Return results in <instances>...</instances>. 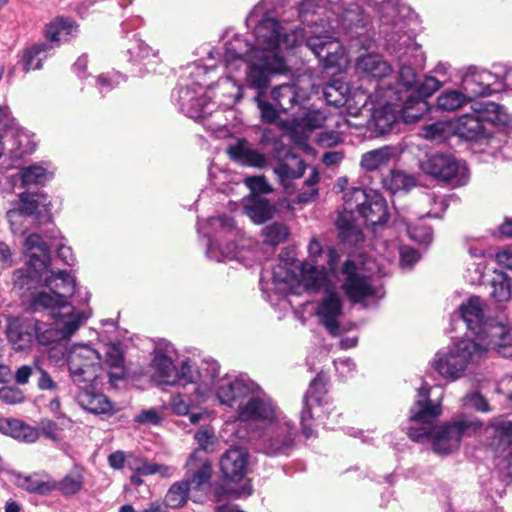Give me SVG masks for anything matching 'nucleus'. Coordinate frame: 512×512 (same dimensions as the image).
Returning a JSON list of instances; mask_svg holds the SVG:
<instances>
[{
    "instance_id": "1",
    "label": "nucleus",
    "mask_w": 512,
    "mask_h": 512,
    "mask_svg": "<svg viewBox=\"0 0 512 512\" xmlns=\"http://www.w3.org/2000/svg\"><path fill=\"white\" fill-rule=\"evenodd\" d=\"M286 0H263L254 7L248 16V23L255 24L256 52L254 60L246 66L245 85L256 90L254 101L260 111L261 119L273 123L278 111L263 99L271 77L288 72L284 51L299 46L304 40L306 46L319 59L324 68L341 66L346 62L345 50L335 32L324 29L315 23L310 27L309 35L301 29L288 32L282 22L285 19L277 11Z\"/></svg>"
},
{
    "instance_id": "2",
    "label": "nucleus",
    "mask_w": 512,
    "mask_h": 512,
    "mask_svg": "<svg viewBox=\"0 0 512 512\" xmlns=\"http://www.w3.org/2000/svg\"><path fill=\"white\" fill-rule=\"evenodd\" d=\"M253 43L241 36L226 41L222 48L209 53L207 63L196 64L191 72L194 82L178 90L180 109L188 117L204 120L218 104L232 108L243 98L246 66L254 60L256 34Z\"/></svg>"
},
{
    "instance_id": "3",
    "label": "nucleus",
    "mask_w": 512,
    "mask_h": 512,
    "mask_svg": "<svg viewBox=\"0 0 512 512\" xmlns=\"http://www.w3.org/2000/svg\"><path fill=\"white\" fill-rule=\"evenodd\" d=\"M430 387L423 384L418 389V399L410 409L409 421L413 425L407 435L413 441L431 440L432 449L437 454H449L457 450L461 439L478 432L483 423L475 417L462 416L456 421L434 426L442 413L441 399L434 403L429 399Z\"/></svg>"
},
{
    "instance_id": "4",
    "label": "nucleus",
    "mask_w": 512,
    "mask_h": 512,
    "mask_svg": "<svg viewBox=\"0 0 512 512\" xmlns=\"http://www.w3.org/2000/svg\"><path fill=\"white\" fill-rule=\"evenodd\" d=\"M273 283L281 293L301 294L304 291L323 294L317 302L315 316L319 323L332 336L340 334V318L343 314L344 301L330 277L325 271H320L310 263L301 267V280H297L285 267L277 265L272 272Z\"/></svg>"
},
{
    "instance_id": "5",
    "label": "nucleus",
    "mask_w": 512,
    "mask_h": 512,
    "mask_svg": "<svg viewBox=\"0 0 512 512\" xmlns=\"http://www.w3.org/2000/svg\"><path fill=\"white\" fill-rule=\"evenodd\" d=\"M485 357V348L473 339H461L438 350L430 361L431 368L443 379L454 382Z\"/></svg>"
},
{
    "instance_id": "6",
    "label": "nucleus",
    "mask_w": 512,
    "mask_h": 512,
    "mask_svg": "<svg viewBox=\"0 0 512 512\" xmlns=\"http://www.w3.org/2000/svg\"><path fill=\"white\" fill-rule=\"evenodd\" d=\"M32 136L22 129L7 106L0 107V159L3 167L11 169L24 156L35 150Z\"/></svg>"
},
{
    "instance_id": "7",
    "label": "nucleus",
    "mask_w": 512,
    "mask_h": 512,
    "mask_svg": "<svg viewBox=\"0 0 512 512\" xmlns=\"http://www.w3.org/2000/svg\"><path fill=\"white\" fill-rule=\"evenodd\" d=\"M296 433L294 423L281 412L262 431L257 432L253 439L260 452L276 456L286 454L293 448Z\"/></svg>"
},
{
    "instance_id": "8",
    "label": "nucleus",
    "mask_w": 512,
    "mask_h": 512,
    "mask_svg": "<svg viewBox=\"0 0 512 512\" xmlns=\"http://www.w3.org/2000/svg\"><path fill=\"white\" fill-rule=\"evenodd\" d=\"M67 362L71 379L78 387L96 383L102 371L99 352L87 344L72 346Z\"/></svg>"
},
{
    "instance_id": "9",
    "label": "nucleus",
    "mask_w": 512,
    "mask_h": 512,
    "mask_svg": "<svg viewBox=\"0 0 512 512\" xmlns=\"http://www.w3.org/2000/svg\"><path fill=\"white\" fill-rule=\"evenodd\" d=\"M421 169L424 173L453 187L463 186L469 180V171L465 163L450 154L436 153L427 156L421 162Z\"/></svg>"
},
{
    "instance_id": "10",
    "label": "nucleus",
    "mask_w": 512,
    "mask_h": 512,
    "mask_svg": "<svg viewBox=\"0 0 512 512\" xmlns=\"http://www.w3.org/2000/svg\"><path fill=\"white\" fill-rule=\"evenodd\" d=\"M400 93L392 88L384 89L382 85L377 86L374 100L377 107L372 113V122L378 134L388 133L393 124L399 119L403 120V105L400 107L398 104L402 101Z\"/></svg>"
},
{
    "instance_id": "11",
    "label": "nucleus",
    "mask_w": 512,
    "mask_h": 512,
    "mask_svg": "<svg viewBox=\"0 0 512 512\" xmlns=\"http://www.w3.org/2000/svg\"><path fill=\"white\" fill-rule=\"evenodd\" d=\"M87 312H74L63 314L54 318V326H47L39 320L33 319V331L37 341L42 345H50L61 340L69 339L89 318Z\"/></svg>"
},
{
    "instance_id": "12",
    "label": "nucleus",
    "mask_w": 512,
    "mask_h": 512,
    "mask_svg": "<svg viewBox=\"0 0 512 512\" xmlns=\"http://www.w3.org/2000/svg\"><path fill=\"white\" fill-rule=\"evenodd\" d=\"M371 194H368L362 188L348 189L343 196L344 212L338 217L336 225L339 234L344 241L351 244H357L362 240V232L358 225L353 222L354 212H360V208L364 207Z\"/></svg>"
},
{
    "instance_id": "13",
    "label": "nucleus",
    "mask_w": 512,
    "mask_h": 512,
    "mask_svg": "<svg viewBox=\"0 0 512 512\" xmlns=\"http://www.w3.org/2000/svg\"><path fill=\"white\" fill-rule=\"evenodd\" d=\"M259 390V385L249 377L241 375L237 377L225 376L215 382L212 391L220 405L234 409L236 412L246 398Z\"/></svg>"
},
{
    "instance_id": "14",
    "label": "nucleus",
    "mask_w": 512,
    "mask_h": 512,
    "mask_svg": "<svg viewBox=\"0 0 512 512\" xmlns=\"http://www.w3.org/2000/svg\"><path fill=\"white\" fill-rule=\"evenodd\" d=\"M207 224L216 232L215 239L210 240L207 248L208 257L218 262L232 259L242 261L241 252L237 251L234 244L228 243L223 248L222 244L218 243V241H222L226 236L233 238L240 236L241 232L236 227L234 220L228 216L212 217L207 220Z\"/></svg>"
},
{
    "instance_id": "15",
    "label": "nucleus",
    "mask_w": 512,
    "mask_h": 512,
    "mask_svg": "<svg viewBox=\"0 0 512 512\" xmlns=\"http://www.w3.org/2000/svg\"><path fill=\"white\" fill-rule=\"evenodd\" d=\"M499 109V105L491 102L487 103L482 109L474 110L472 113L464 114L452 120L454 135L466 140H476L484 134L485 123L501 121L497 114Z\"/></svg>"
},
{
    "instance_id": "16",
    "label": "nucleus",
    "mask_w": 512,
    "mask_h": 512,
    "mask_svg": "<svg viewBox=\"0 0 512 512\" xmlns=\"http://www.w3.org/2000/svg\"><path fill=\"white\" fill-rule=\"evenodd\" d=\"M282 411L259 386V390L251 393L236 412L237 419L247 423H263L264 426L277 417Z\"/></svg>"
},
{
    "instance_id": "17",
    "label": "nucleus",
    "mask_w": 512,
    "mask_h": 512,
    "mask_svg": "<svg viewBox=\"0 0 512 512\" xmlns=\"http://www.w3.org/2000/svg\"><path fill=\"white\" fill-rule=\"evenodd\" d=\"M440 87L441 82L438 79L427 76L420 84L413 88L403 103V122L407 124L414 123L427 113L429 105L426 98L430 97Z\"/></svg>"
},
{
    "instance_id": "18",
    "label": "nucleus",
    "mask_w": 512,
    "mask_h": 512,
    "mask_svg": "<svg viewBox=\"0 0 512 512\" xmlns=\"http://www.w3.org/2000/svg\"><path fill=\"white\" fill-rule=\"evenodd\" d=\"M344 280L342 288L352 302H361L365 298L377 295L378 288L371 282V278L362 274L353 261H346L342 267Z\"/></svg>"
},
{
    "instance_id": "19",
    "label": "nucleus",
    "mask_w": 512,
    "mask_h": 512,
    "mask_svg": "<svg viewBox=\"0 0 512 512\" xmlns=\"http://www.w3.org/2000/svg\"><path fill=\"white\" fill-rule=\"evenodd\" d=\"M58 296L49 290H43L35 293L31 301V307L34 311L41 309L51 310L53 317H61L63 314H74V312H84L74 308L68 298L72 296L71 284L66 282L61 287Z\"/></svg>"
},
{
    "instance_id": "20",
    "label": "nucleus",
    "mask_w": 512,
    "mask_h": 512,
    "mask_svg": "<svg viewBox=\"0 0 512 512\" xmlns=\"http://www.w3.org/2000/svg\"><path fill=\"white\" fill-rule=\"evenodd\" d=\"M24 252L27 256L28 278L42 277L50 263V249L40 235L31 234L25 239Z\"/></svg>"
},
{
    "instance_id": "21",
    "label": "nucleus",
    "mask_w": 512,
    "mask_h": 512,
    "mask_svg": "<svg viewBox=\"0 0 512 512\" xmlns=\"http://www.w3.org/2000/svg\"><path fill=\"white\" fill-rule=\"evenodd\" d=\"M308 255L309 259L303 261L298 266V274H295L291 272L288 268H286L292 275L296 277L298 281L301 280V267L304 263L307 262L317 267L318 270L325 271L327 274L330 275V277L335 276V267L338 262L339 255L334 248L329 247L326 251H324L318 239L316 237H313L308 245ZM283 265L287 267L286 263H284Z\"/></svg>"
},
{
    "instance_id": "22",
    "label": "nucleus",
    "mask_w": 512,
    "mask_h": 512,
    "mask_svg": "<svg viewBox=\"0 0 512 512\" xmlns=\"http://www.w3.org/2000/svg\"><path fill=\"white\" fill-rule=\"evenodd\" d=\"M152 378L162 386H174L177 384V367L174 365L168 351L157 348L152 360Z\"/></svg>"
},
{
    "instance_id": "23",
    "label": "nucleus",
    "mask_w": 512,
    "mask_h": 512,
    "mask_svg": "<svg viewBox=\"0 0 512 512\" xmlns=\"http://www.w3.org/2000/svg\"><path fill=\"white\" fill-rule=\"evenodd\" d=\"M228 154L231 159L242 165L265 168L269 164V157L254 149L246 140L239 139L228 147Z\"/></svg>"
},
{
    "instance_id": "24",
    "label": "nucleus",
    "mask_w": 512,
    "mask_h": 512,
    "mask_svg": "<svg viewBox=\"0 0 512 512\" xmlns=\"http://www.w3.org/2000/svg\"><path fill=\"white\" fill-rule=\"evenodd\" d=\"M481 330L482 333H475L478 339L476 342L485 348V354L490 349L499 350L506 346L503 342L509 330L504 324L493 319H487Z\"/></svg>"
},
{
    "instance_id": "25",
    "label": "nucleus",
    "mask_w": 512,
    "mask_h": 512,
    "mask_svg": "<svg viewBox=\"0 0 512 512\" xmlns=\"http://www.w3.org/2000/svg\"><path fill=\"white\" fill-rule=\"evenodd\" d=\"M220 366L215 360H204L197 373L200 374L198 379V386L195 389L196 401L199 403L205 402L212 391L215 389V382L219 377Z\"/></svg>"
},
{
    "instance_id": "26",
    "label": "nucleus",
    "mask_w": 512,
    "mask_h": 512,
    "mask_svg": "<svg viewBox=\"0 0 512 512\" xmlns=\"http://www.w3.org/2000/svg\"><path fill=\"white\" fill-rule=\"evenodd\" d=\"M276 207L268 199L250 194L243 199V213L255 224H263L272 219Z\"/></svg>"
},
{
    "instance_id": "27",
    "label": "nucleus",
    "mask_w": 512,
    "mask_h": 512,
    "mask_svg": "<svg viewBox=\"0 0 512 512\" xmlns=\"http://www.w3.org/2000/svg\"><path fill=\"white\" fill-rule=\"evenodd\" d=\"M33 319L25 321L18 317L8 319L7 338L13 348L23 351L30 347L33 339Z\"/></svg>"
},
{
    "instance_id": "28",
    "label": "nucleus",
    "mask_w": 512,
    "mask_h": 512,
    "mask_svg": "<svg viewBox=\"0 0 512 512\" xmlns=\"http://www.w3.org/2000/svg\"><path fill=\"white\" fill-rule=\"evenodd\" d=\"M247 463V452L241 448H232L222 456L220 468L227 479L236 481L246 473Z\"/></svg>"
},
{
    "instance_id": "29",
    "label": "nucleus",
    "mask_w": 512,
    "mask_h": 512,
    "mask_svg": "<svg viewBox=\"0 0 512 512\" xmlns=\"http://www.w3.org/2000/svg\"><path fill=\"white\" fill-rule=\"evenodd\" d=\"M9 474L16 486L30 493L46 495L56 490L57 487L56 481L52 480L47 475H22L14 471L9 472Z\"/></svg>"
},
{
    "instance_id": "30",
    "label": "nucleus",
    "mask_w": 512,
    "mask_h": 512,
    "mask_svg": "<svg viewBox=\"0 0 512 512\" xmlns=\"http://www.w3.org/2000/svg\"><path fill=\"white\" fill-rule=\"evenodd\" d=\"M95 384L89 383L87 386L79 387L78 403L83 409L94 414L109 413L112 410V404L104 394L94 390Z\"/></svg>"
},
{
    "instance_id": "31",
    "label": "nucleus",
    "mask_w": 512,
    "mask_h": 512,
    "mask_svg": "<svg viewBox=\"0 0 512 512\" xmlns=\"http://www.w3.org/2000/svg\"><path fill=\"white\" fill-rule=\"evenodd\" d=\"M20 201L21 206L18 210H10L7 213V217L13 229H15L14 225L17 220L24 215L34 216L36 219H40V207L43 208L47 218H49V205L45 203V198L43 196H35L25 193L20 196Z\"/></svg>"
},
{
    "instance_id": "32",
    "label": "nucleus",
    "mask_w": 512,
    "mask_h": 512,
    "mask_svg": "<svg viewBox=\"0 0 512 512\" xmlns=\"http://www.w3.org/2000/svg\"><path fill=\"white\" fill-rule=\"evenodd\" d=\"M484 303L477 297L472 296L459 308V316L465 322L467 329L475 333H482L481 327L484 324Z\"/></svg>"
},
{
    "instance_id": "33",
    "label": "nucleus",
    "mask_w": 512,
    "mask_h": 512,
    "mask_svg": "<svg viewBox=\"0 0 512 512\" xmlns=\"http://www.w3.org/2000/svg\"><path fill=\"white\" fill-rule=\"evenodd\" d=\"M325 392V385L322 379L318 376L316 377L310 384L309 389L307 390L304 396V408L301 413V424L302 430L305 437L309 438L313 435L312 429L306 424V421L312 418L311 409L314 407V404L319 405L321 400V395Z\"/></svg>"
},
{
    "instance_id": "34",
    "label": "nucleus",
    "mask_w": 512,
    "mask_h": 512,
    "mask_svg": "<svg viewBox=\"0 0 512 512\" xmlns=\"http://www.w3.org/2000/svg\"><path fill=\"white\" fill-rule=\"evenodd\" d=\"M359 215L368 225L376 230L387 219L386 201L380 195L372 193L367 204L360 208Z\"/></svg>"
},
{
    "instance_id": "35",
    "label": "nucleus",
    "mask_w": 512,
    "mask_h": 512,
    "mask_svg": "<svg viewBox=\"0 0 512 512\" xmlns=\"http://www.w3.org/2000/svg\"><path fill=\"white\" fill-rule=\"evenodd\" d=\"M356 71L367 78H384L391 72L390 65L378 54H367L358 59Z\"/></svg>"
},
{
    "instance_id": "36",
    "label": "nucleus",
    "mask_w": 512,
    "mask_h": 512,
    "mask_svg": "<svg viewBox=\"0 0 512 512\" xmlns=\"http://www.w3.org/2000/svg\"><path fill=\"white\" fill-rule=\"evenodd\" d=\"M492 77V74L487 71L466 75L463 78V90L464 94L467 95V99L490 94V80Z\"/></svg>"
},
{
    "instance_id": "37",
    "label": "nucleus",
    "mask_w": 512,
    "mask_h": 512,
    "mask_svg": "<svg viewBox=\"0 0 512 512\" xmlns=\"http://www.w3.org/2000/svg\"><path fill=\"white\" fill-rule=\"evenodd\" d=\"M396 156V149L392 146H384L364 153L360 166L365 171H375L385 167Z\"/></svg>"
},
{
    "instance_id": "38",
    "label": "nucleus",
    "mask_w": 512,
    "mask_h": 512,
    "mask_svg": "<svg viewBox=\"0 0 512 512\" xmlns=\"http://www.w3.org/2000/svg\"><path fill=\"white\" fill-rule=\"evenodd\" d=\"M339 28L346 33H350L351 37L361 34L365 26V18L363 9L358 4H353L349 8L344 9L339 20Z\"/></svg>"
},
{
    "instance_id": "39",
    "label": "nucleus",
    "mask_w": 512,
    "mask_h": 512,
    "mask_svg": "<svg viewBox=\"0 0 512 512\" xmlns=\"http://www.w3.org/2000/svg\"><path fill=\"white\" fill-rule=\"evenodd\" d=\"M303 161L294 154H287L283 161H281L275 168L274 173L277 175L279 181L286 187V182L292 179H297L304 174Z\"/></svg>"
},
{
    "instance_id": "40",
    "label": "nucleus",
    "mask_w": 512,
    "mask_h": 512,
    "mask_svg": "<svg viewBox=\"0 0 512 512\" xmlns=\"http://www.w3.org/2000/svg\"><path fill=\"white\" fill-rule=\"evenodd\" d=\"M271 96L283 111H291L296 106L302 107L303 97L295 85L283 84L275 87L271 92Z\"/></svg>"
},
{
    "instance_id": "41",
    "label": "nucleus",
    "mask_w": 512,
    "mask_h": 512,
    "mask_svg": "<svg viewBox=\"0 0 512 512\" xmlns=\"http://www.w3.org/2000/svg\"><path fill=\"white\" fill-rule=\"evenodd\" d=\"M78 32V25L75 21L66 18H56L47 24L45 29L46 37L51 42L68 41Z\"/></svg>"
},
{
    "instance_id": "42",
    "label": "nucleus",
    "mask_w": 512,
    "mask_h": 512,
    "mask_svg": "<svg viewBox=\"0 0 512 512\" xmlns=\"http://www.w3.org/2000/svg\"><path fill=\"white\" fill-rule=\"evenodd\" d=\"M487 430H491L493 445L496 449L504 450L512 445V421L502 417L494 418L490 421Z\"/></svg>"
},
{
    "instance_id": "43",
    "label": "nucleus",
    "mask_w": 512,
    "mask_h": 512,
    "mask_svg": "<svg viewBox=\"0 0 512 512\" xmlns=\"http://www.w3.org/2000/svg\"><path fill=\"white\" fill-rule=\"evenodd\" d=\"M454 135L452 120L438 121L422 127L420 136L428 141L441 143Z\"/></svg>"
},
{
    "instance_id": "44",
    "label": "nucleus",
    "mask_w": 512,
    "mask_h": 512,
    "mask_svg": "<svg viewBox=\"0 0 512 512\" xmlns=\"http://www.w3.org/2000/svg\"><path fill=\"white\" fill-rule=\"evenodd\" d=\"M105 355V363L109 368L111 381L122 379L125 376V366L120 348L116 345H109L106 348Z\"/></svg>"
},
{
    "instance_id": "45",
    "label": "nucleus",
    "mask_w": 512,
    "mask_h": 512,
    "mask_svg": "<svg viewBox=\"0 0 512 512\" xmlns=\"http://www.w3.org/2000/svg\"><path fill=\"white\" fill-rule=\"evenodd\" d=\"M350 92L349 86L341 80H333L323 89L325 100L334 106H344Z\"/></svg>"
},
{
    "instance_id": "46",
    "label": "nucleus",
    "mask_w": 512,
    "mask_h": 512,
    "mask_svg": "<svg viewBox=\"0 0 512 512\" xmlns=\"http://www.w3.org/2000/svg\"><path fill=\"white\" fill-rule=\"evenodd\" d=\"M45 47L46 46L44 44H39L23 51L20 60L18 61V65L24 73L41 68L42 61L44 59L42 54Z\"/></svg>"
},
{
    "instance_id": "47",
    "label": "nucleus",
    "mask_w": 512,
    "mask_h": 512,
    "mask_svg": "<svg viewBox=\"0 0 512 512\" xmlns=\"http://www.w3.org/2000/svg\"><path fill=\"white\" fill-rule=\"evenodd\" d=\"M370 100L375 102V95L368 93L362 88H358L350 92L344 106H346V111L349 115L358 117Z\"/></svg>"
},
{
    "instance_id": "48",
    "label": "nucleus",
    "mask_w": 512,
    "mask_h": 512,
    "mask_svg": "<svg viewBox=\"0 0 512 512\" xmlns=\"http://www.w3.org/2000/svg\"><path fill=\"white\" fill-rule=\"evenodd\" d=\"M190 491L188 481L175 482L165 496L166 506L177 509L183 507L188 499Z\"/></svg>"
},
{
    "instance_id": "49",
    "label": "nucleus",
    "mask_w": 512,
    "mask_h": 512,
    "mask_svg": "<svg viewBox=\"0 0 512 512\" xmlns=\"http://www.w3.org/2000/svg\"><path fill=\"white\" fill-rule=\"evenodd\" d=\"M21 180L24 186L44 185L52 178V173L40 165H31L21 170Z\"/></svg>"
},
{
    "instance_id": "50",
    "label": "nucleus",
    "mask_w": 512,
    "mask_h": 512,
    "mask_svg": "<svg viewBox=\"0 0 512 512\" xmlns=\"http://www.w3.org/2000/svg\"><path fill=\"white\" fill-rule=\"evenodd\" d=\"M490 296L498 302H504L511 297V284L502 272H495L490 281Z\"/></svg>"
},
{
    "instance_id": "51",
    "label": "nucleus",
    "mask_w": 512,
    "mask_h": 512,
    "mask_svg": "<svg viewBox=\"0 0 512 512\" xmlns=\"http://www.w3.org/2000/svg\"><path fill=\"white\" fill-rule=\"evenodd\" d=\"M467 101V95L457 90H446L437 98V108L442 111H454Z\"/></svg>"
},
{
    "instance_id": "52",
    "label": "nucleus",
    "mask_w": 512,
    "mask_h": 512,
    "mask_svg": "<svg viewBox=\"0 0 512 512\" xmlns=\"http://www.w3.org/2000/svg\"><path fill=\"white\" fill-rule=\"evenodd\" d=\"M384 185L391 192L395 193L401 190H409L415 186L413 177L401 171H391L390 174L384 179Z\"/></svg>"
},
{
    "instance_id": "53",
    "label": "nucleus",
    "mask_w": 512,
    "mask_h": 512,
    "mask_svg": "<svg viewBox=\"0 0 512 512\" xmlns=\"http://www.w3.org/2000/svg\"><path fill=\"white\" fill-rule=\"evenodd\" d=\"M70 282L72 295L75 291V279L68 274L66 271L59 270L57 272H51L49 276H45L44 285L50 292L58 296L61 292V287L64 283Z\"/></svg>"
},
{
    "instance_id": "54",
    "label": "nucleus",
    "mask_w": 512,
    "mask_h": 512,
    "mask_svg": "<svg viewBox=\"0 0 512 512\" xmlns=\"http://www.w3.org/2000/svg\"><path fill=\"white\" fill-rule=\"evenodd\" d=\"M373 7L380 19L386 23L394 20L398 14V0H366Z\"/></svg>"
},
{
    "instance_id": "55",
    "label": "nucleus",
    "mask_w": 512,
    "mask_h": 512,
    "mask_svg": "<svg viewBox=\"0 0 512 512\" xmlns=\"http://www.w3.org/2000/svg\"><path fill=\"white\" fill-rule=\"evenodd\" d=\"M326 116L319 110H307L303 116L295 118L294 122L297 127L303 129H318L324 125Z\"/></svg>"
},
{
    "instance_id": "56",
    "label": "nucleus",
    "mask_w": 512,
    "mask_h": 512,
    "mask_svg": "<svg viewBox=\"0 0 512 512\" xmlns=\"http://www.w3.org/2000/svg\"><path fill=\"white\" fill-rule=\"evenodd\" d=\"M56 490L64 495H74L78 493L83 486V477L79 472H71L67 474L61 481L56 482Z\"/></svg>"
},
{
    "instance_id": "57",
    "label": "nucleus",
    "mask_w": 512,
    "mask_h": 512,
    "mask_svg": "<svg viewBox=\"0 0 512 512\" xmlns=\"http://www.w3.org/2000/svg\"><path fill=\"white\" fill-rule=\"evenodd\" d=\"M11 436L20 441L32 443L39 438L38 427H32L20 420L15 419Z\"/></svg>"
},
{
    "instance_id": "58",
    "label": "nucleus",
    "mask_w": 512,
    "mask_h": 512,
    "mask_svg": "<svg viewBox=\"0 0 512 512\" xmlns=\"http://www.w3.org/2000/svg\"><path fill=\"white\" fill-rule=\"evenodd\" d=\"M211 477V466L204 461L200 464L196 472H194L186 481L189 482L190 489H201L206 485Z\"/></svg>"
},
{
    "instance_id": "59",
    "label": "nucleus",
    "mask_w": 512,
    "mask_h": 512,
    "mask_svg": "<svg viewBox=\"0 0 512 512\" xmlns=\"http://www.w3.org/2000/svg\"><path fill=\"white\" fill-rule=\"evenodd\" d=\"M319 182V175L317 171H313L309 178L305 181L306 189L300 192L297 196L298 203L306 204L314 201L318 196V189L316 184Z\"/></svg>"
},
{
    "instance_id": "60",
    "label": "nucleus",
    "mask_w": 512,
    "mask_h": 512,
    "mask_svg": "<svg viewBox=\"0 0 512 512\" xmlns=\"http://www.w3.org/2000/svg\"><path fill=\"white\" fill-rule=\"evenodd\" d=\"M200 374L197 373L190 361H183L180 368H177V384L185 386L189 383H198Z\"/></svg>"
},
{
    "instance_id": "61",
    "label": "nucleus",
    "mask_w": 512,
    "mask_h": 512,
    "mask_svg": "<svg viewBox=\"0 0 512 512\" xmlns=\"http://www.w3.org/2000/svg\"><path fill=\"white\" fill-rule=\"evenodd\" d=\"M287 235V228L280 223H273L264 229L265 241L271 245L283 242L287 238Z\"/></svg>"
},
{
    "instance_id": "62",
    "label": "nucleus",
    "mask_w": 512,
    "mask_h": 512,
    "mask_svg": "<svg viewBox=\"0 0 512 512\" xmlns=\"http://www.w3.org/2000/svg\"><path fill=\"white\" fill-rule=\"evenodd\" d=\"M128 53L135 61H142L149 58L150 56L156 57V52H154L140 39H135L131 42V45L128 48Z\"/></svg>"
},
{
    "instance_id": "63",
    "label": "nucleus",
    "mask_w": 512,
    "mask_h": 512,
    "mask_svg": "<svg viewBox=\"0 0 512 512\" xmlns=\"http://www.w3.org/2000/svg\"><path fill=\"white\" fill-rule=\"evenodd\" d=\"M245 185L250 189L251 194H268L273 191L271 185L264 176H251L244 179Z\"/></svg>"
},
{
    "instance_id": "64",
    "label": "nucleus",
    "mask_w": 512,
    "mask_h": 512,
    "mask_svg": "<svg viewBox=\"0 0 512 512\" xmlns=\"http://www.w3.org/2000/svg\"><path fill=\"white\" fill-rule=\"evenodd\" d=\"M416 84V73L414 68L403 64L399 71V85L403 86L407 95L413 90Z\"/></svg>"
}]
</instances>
